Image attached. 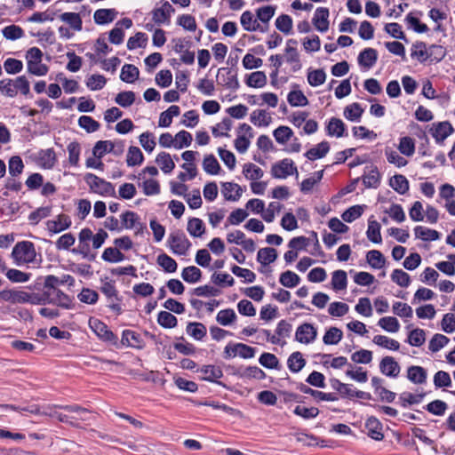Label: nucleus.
Segmentation results:
<instances>
[{
    "mask_svg": "<svg viewBox=\"0 0 455 455\" xmlns=\"http://www.w3.org/2000/svg\"><path fill=\"white\" fill-rule=\"evenodd\" d=\"M6 407L11 408L12 410H14V411H28V412L32 413V414L49 415L51 417L56 418L60 422H66V423L73 424V422L69 421V419H71L69 416H68L66 414H62V413H58L56 411L50 412V413H48L46 411H41L40 408L37 405H31V406H28V407H23V408L16 407L14 405H6Z\"/></svg>",
    "mask_w": 455,
    "mask_h": 455,
    "instance_id": "13",
    "label": "nucleus"
},
{
    "mask_svg": "<svg viewBox=\"0 0 455 455\" xmlns=\"http://www.w3.org/2000/svg\"><path fill=\"white\" fill-rule=\"evenodd\" d=\"M411 57L420 62L426 61L429 59L428 49L423 42H417L412 44L411 51Z\"/></svg>",
    "mask_w": 455,
    "mask_h": 455,
    "instance_id": "28",
    "label": "nucleus"
},
{
    "mask_svg": "<svg viewBox=\"0 0 455 455\" xmlns=\"http://www.w3.org/2000/svg\"><path fill=\"white\" fill-rule=\"evenodd\" d=\"M26 298V291L9 289L0 291V302H10L12 304H24Z\"/></svg>",
    "mask_w": 455,
    "mask_h": 455,
    "instance_id": "15",
    "label": "nucleus"
},
{
    "mask_svg": "<svg viewBox=\"0 0 455 455\" xmlns=\"http://www.w3.org/2000/svg\"><path fill=\"white\" fill-rule=\"evenodd\" d=\"M366 259L367 262L374 268H381L385 263L382 253L376 250L368 251Z\"/></svg>",
    "mask_w": 455,
    "mask_h": 455,
    "instance_id": "62",
    "label": "nucleus"
},
{
    "mask_svg": "<svg viewBox=\"0 0 455 455\" xmlns=\"http://www.w3.org/2000/svg\"><path fill=\"white\" fill-rule=\"evenodd\" d=\"M279 282L284 287L293 288L299 283L300 277L296 273L287 270L281 274Z\"/></svg>",
    "mask_w": 455,
    "mask_h": 455,
    "instance_id": "37",
    "label": "nucleus"
},
{
    "mask_svg": "<svg viewBox=\"0 0 455 455\" xmlns=\"http://www.w3.org/2000/svg\"><path fill=\"white\" fill-rule=\"evenodd\" d=\"M188 232L194 237H200L204 233V225L202 220L192 218L188 222Z\"/></svg>",
    "mask_w": 455,
    "mask_h": 455,
    "instance_id": "42",
    "label": "nucleus"
},
{
    "mask_svg": "<svg viewBox=\"0 0 455 455\" xmlns=\"http://www.w3.org/2000/svg\"><path fill=\"white\" fill-rule=\"evenodd\" d=\"M174 12V8L169 2H165L159 8H156L152 11V19L157 25L169 23L171 15Z\"/></svg>",
    "mask_w": 455,
    "mask_h": 455,
    "instance_id": "11",
    "label": "nucleus"
},
{
    "mask_svg": "<svg viewBox=\"0 0 455 455\" xmlns=\"http://www.w3.org/2000/svg\"><path fill=\"white\" fill-rule=\"evenodd\" d=\"M298 174L297 167L291 159L285 158L272 165L271 174L275 179H286L292 174Z\"/></svg>",
    "mask_w": 455,
    "mask_h": 455,
    "instance_id": "5",
    "label": "nucleus"
},
{
    "mask_svg": "<svg viewBox=\"0 0 455 455\" xmlns=\"http://www.w3.org/2000/svg\"><path fill=\"white\" fill-rule=\"evenodd\" d=\"M12 257L19 266L34 262L36 257L34 243L28 241L17 243L12 249Z\"/></svg>",
    "mask_w": 455,
    "mask_h": 455,
    "instance_id": "2",
    "label": "nucleus"
},
{
    "mask_svg": "<svg viewBox=\"0 0 455 455\" xmlns=\"http://www.w3.org/2000/svg\"><path fill=\"white\" fill-rule=\"evenodd\" d=\"M342 331L337 327H331L324 334L323 340L326 345H336L342 339Z\"/></svg>",
    "mask_w": 455,
    "mask_h": 455,
    "instance_id": "48",
    "label": "nucleus"
},
{
    "mask_svg": "<svg viewBox=\"0 0 455 455\" xmlns=\"http://www.w3.org/2000/svg\"><path fill=\"white\" fill-rule=\"evenodd\" d=\"M203 167L207 173L212 175L218 174L220 170V164L212 155H209L204 157Z\"/></svg>",
    "mask_w": 455,
    "mask_h": 455,
    "instance_id": "59",
    "label": "nucleus"
},
{
    "mask_svg": "<svg viewBox=\"0 0 455 455\" xmlns=\"http://www.w3.org/2000/svg\"><path fill=\"white\" fill-rule=\"evenodd\" d=\"M449 341V338L446 337L445 335L436 333L430 339L428 344V349L433 353L438 352L444 346H446Z\"/></svg>",
    "mask_w": 455,
    "mask_h": 455,
    "instance_id": "49",
    "label": "nucleus"
},
{
    "mask_svg": "<svg viewBox=\"0 0 455 455\" xmlns=\"http://www.w3.org/2000/svg\"><path fill=\"white\" fill-rule=\"evenodd\" d=\"M367 237L370 241L374 243H379L381 242L380 235V225L378 221L373 220H369L368 229L366 232Z\"/></svg>",
    "mask_w": 455,
    "mask_h": 455,
    "instance_id": "43",
    "label": "nucleus"
},
{
    "mask_svg": "<svg viewBox=\"0 0 455 455\" xmlns=\"http://www.w3.org/2000/svg\"><path fill=\"white\" fill-rule=\"evenodd\" d=\"M78 124L87 132H96L100 128V124L89 116H82L78 119Z\"/></svg>",
    "mask_w": 455,
    "mask_h": 455,
    "instance_id": "64",
    "label": "nucleus"
},
{
    "mask_svg": "<svg viewBox=\"0 0 455 455\" xmlns=\"http://www.w3.org/2000/svg\"><path fill=\"white\" fill-rule=\"evenodd\" d=\"M365 429L367 435L374 440L379 441L384 436L381 424L376 418L371 417L366 420Z\"/></svg>",
    "mask_w": 455,
    "mask_h": 455,
    "instance_id": "17",
    "label": "nucleus"
},
{
    "mask_svg": "<svg viewBox=\"0 0 455 455\" xmlns=\"http://www.w3.org/2000/svg\"><path fill=\"white\" fill-rule=\"evenodd\" d=\"M414 234L417 238L423 241H435L440 238V234L436 230L423 226H417Z\"/></svg>",
    "mask_w": 455,
    "mask_h": 455,
    "instance_id": "26",
    "label": "nucleus"
},
{
    "mask_svg": "<svg viewBox=\"0 0 455 455\" xmlns=\"http://www.w3.org/2000/svg\"><path fill=\"white\" fill-rule=\"evenodd\" d=\"M156 262L168 273H173L177 270L176 261L165 253L158 255Z\"/></svg>",
    "mask_w": 455,
    "mask_h": 455,
    "instance_id": "51",
    "label": "nucleus"
},
{
    "mask_svg": "<svg viewBox=\"0 0 455 455\" xmlns=\"http://www.w3.org/2000/svg\"><path fill=\"white\" fill-rule=\"evenodd\" d=\"M277 258V251L275 249L271 247L262 248L258 251L257 260L267 266L272 262H274Z\"/></svg>",
    "mask_w": 455,
    "mask_h": 455,
    "instance_id": "29",
    "label": "nucleus"
},
{
    "mask_svg": "<svg viewBox=\"0 0 455 455\" xmlns=\"http://www.w3.org/2000/svg\"><path fill=\"white\" fill-rule=\"evenodd\" d=\"M169 243L172 252L178 255H185L191 245L188 239L181 232L171 234Z\"/></svg>",
    "mask_w": 455,
    "mask_h": 455,
    "instance_id": "6",
    "label": "nucleus"
},
{
    "mask_svg": "<svg viewBox=\"0 0 455 455\" xmlns=\"http://www.w3.org/2000/svg\"><path fill=\"white\" fill-rule=\"evenodd\" d=\"M102 259L107 262H121L124 259V254L122 253L117 248L108 247L104 250Z\"/></svg>",
    "mask_w": 455,
    "mask_h": 455,
    "instance_id": "45",
    "label": "nucleus"
},
{
    "mask_svg": "<svg viewBox=\"0 0 455 455\" xmlns=\"http://www.w3.org/2000/svg\"><path fill=\"white\" fill-rule=\"evenodd\" d=\"M287 100L292 107H303L308 100L301 91H291L287 96Z\"/></svg>",
    "mask_w": 455,
    "mask_h": 455,
    "instance_id": "54",
    "label": "nucleus"
},
{
    "mask_svg": "<svg viewBox=\"0 0 455 455\" xmlns=\"http://www.w3.org/2000/svg\"><path fill=\"white\" fill-rule=\"evenodd\" d=\"M363 113L359 103H352L344 108V116L350 121H358Z\"/></svg>",
    "mask_w": 455,
    "mask_h": 455,
    "instance_id": "47",
    "label": "nucleus"
},
{
    "mask_svg": "<svg viewBox=\"0 0 455 455\" xmlns=\"http://www.w3.org/2000/svg\"><path fill=\"white\" fill-rule=\"evenodd\" d=\"M60 20L67 23L70 28L75 31H81L83 28V20L79 13L63 12L60 15Z\"/></svg>",
    "mask_w": 455,
    "mask_h": 455,
    "instance_id": "20",
    "label": "nucleus"
},
{
    "mask_svg": "<svg viewBox=\"0 0 455 455\" xmlns=\"http://www.w3.org/2000/svg\"><path fill=\"white\" fill-rule=\"evenodd\" d=\"M299 388L302 393L310 395L318 400H322V401H336L337 400V397L334 396L331 393H323V392H321L318 390H314L311 387H309L304 384H301Z\"/></svg>",
    "mask_w": 455,
    "mask_h": 455,
    "instance_id": "33",
    "label": "nucleus"
},
{
    "mask_svg": "<svg viewBox=\"0 0 455 455\" xmlns=\"http://www.w3.org/2000/svg\"><path fill=\"white\" fill-rule=\"evenodd\" d=\"M122 343L123 345L135 348H141L143 347V341L140 335L131 330H125L123 331Z\"/></svg>",
    "mask_w": 455,
    "mask_h": 455,
    "instance_id": "21",
    "label": "nucleus"
},
{
    "mask_svg": "<svg viewBox=\"0 0 455 455\" xmlns=\"http://www.w3.org/2000/svg\"><path fill=\"white\" fill-rule=\"evenodd\" d=\"M84 180L92 192L103 196H116V189L112 183L92 173H87Z\"/></svg>",
    "mask_w": 455,
    "mask_h": 455,
    "instance_id": "3",
    "label": "nucleus"
},
{
    "mask_svg": "<svg viewBox=\"0 0 455 455\" xmlns=\"http://www.w3.org/2000/svg\"><path fill=\"white\" fill-rule=\"evenodd\" d=\"M89 326L100 340L113 345L116 344L117 337L109 330L108 325L100 320L91 317L89 319Z\"/></svg>",
    "mask_w": 455,
    "mask_h": 455,
    "instance_id": "4",
    "label": "nucleus"
},
{
    "mask_svg": "<svg viewBox=\"0 0 455 455\" xmlns=\"http://www.w3.org/2000/svg\"><path fill=\"white\" fill-rule=\"evenodd\" d=\"M407 378L415 384H422L426 381L427 371L420 366H411L407 371Z\"/></svg>",
    "mask_w": 455,
    "mask_h": 455,
    "instance_id": "30",
    "label": "nucleus"
},
{
    "mask_svg": "<svg viewBox=\"0 0 455 455\" xmlns=\"http://www.w3.org/2000/svg\"><path fill=\"white\" fill-rule=\"evenodd\" d=\"M115 101L123 108H128L135 101V93L132 91L119 92Z\"/></svg>",
    "mask_w": 455,
    "mask_h": 455,
    "instance_id": "58",
    "label": "nucleus"
},
{
    "mask_svg": "<svg viewBox=\"0 0 455 455\" xmlns=\"http://www.w3.org/2000/svg\"><path fill=\"white\" fill-rule=\"evenodd\" d=\"M156 162L165 173L171 172L175 167L174 162L172 161L170 154L165 152H161L156 156Z\"/></svg>",
    "mask_w": 455,
    "mask_h": 455,
    "instance_id": "38",
    "label": "nucleus"
},
{
    "mask_svg": "<svg viewBox=\"0 0 455 455\" xmlns=\"http://www.w3.org/2000/svg\"><path fill=\"white\" fill-rule=\"evenodd\" d=\"M202 379L207 381L215 382L223 376L222 370L214 365H206L200 370Z\"/></svg>",
    "mask_w": 455,
    "mask_h": 455,
    "instance_id": "25",
    "label": "nucleus"
},
{
    "mask_svg": "<svg viewBox=\"0 0 455 455\" xmlns=\"http://www.w3.org/2000/svg\"><path fill=\"white\" fill-rule=\"evenodd\" d=\"M377 51L372 48H366L360 52L358 56V62L361 66L371 68L377 61Z\"/></svg>",
    "mask_w": 455,
    "mask_h": 455,
    "instance_id": "22",
    "label": "nucleus"
},
{
    "mask_svg": "<svg viewBox=\"0 0 455 455\" xmlns=\"http://www.w3.org/2000/svg\"><path fill=\"white\" fill-rule=\"evenodd\" d=\"M217 78L220 84L228 89L237 90L239 87V82L236 75L234 74L230 68H220L218 71Z\"/></svg>",
    "mask_w": 455,
    "mask_h": 455,
    "instance_id": "12",
    "label": "nucleus"
},
{
    "mask_svg": "<svg viewBox=\"0 0 455 455\" xmlns=\"http://www.w3.org/2000/svg\"><path fill=\"white\" fill-rule=\"evenodd\" d=\"M329 10L324 7H319L316 9L314 18L313 24L315 28L320 32H325L329 28Z\"/></svg>",
    "mask_w": 455,
    "mask_h": 455,
    "instance_id": "16",
    "label": "nucleus"
},
{
    "mask_svg": "<svg viewBox=\"0 0 455 455\" xmlns=\"http://www.w3.org/2000/svg\"><path fill=\"white\" fill-rule=\"evenodd\" d=\"M111 150H114V142L100 140L94 145L92 154L94 157L100 159L106 153H111Z\"/></svg>",
    "mask_w": 455,
    "mask_h": 455,
    "instance_id": "35",
    "label": "nucleus"
},
{
    "mask_svg": "<svg viewBox=\"0 0 455 455\" xmlns=\"http://www.w3.org/2000/svg\"><path fill=\"white\" fill-rule=\"evenodd\" d=\"M345 131L344 123L339 119L332 117L327 125V132L330 136L342 137Z\"/></svg>",
    "mask_w": 455,
    "mask_h": 455,
    "instance_id": "39",
    "label": "nucleus"
},
{
    "mask_svg": "<svg viewBox=\"0 0 455 455\" xmlns=\"http://www.w3.org/2000/svg\"><path fill=\"white\" fill-rule=\"evenodd\" d=\"M288 368L292 372H299L303 369L306 364V361L300 352H293L288 358L287 361Z\"/></svg>",
    "mask_w": 455,
    "mask_h": 455,
    "instance_id": "32",
    "label": "nucleus"
},
{
    "mask_svg": "<svg viewBox=\"0 0 455 455\" xmlns=\"http://www.w3.org/2000/svg\"><path fill=\"white\" fill-rule=\"evenodd\" d=\"M404 21L408 28H411L417 33H425L428 30L427 26L421 23L419 19L412 13L408 14Z\"/></svg>",
    "mask_w": 455,
    "mask_h": 455,
    "instance_id": "41",
    "label": "nucleus"
},
{
    "mask_svg": "<svg viewBox=\"0 0 455 455\" xmlns=\"http://www.w3.org/2000/svg\"><path fill=\"white\" fill-rule=\"evenodd\" d=\"M347 283V273L344 270H336L332 273L331 286L335 291L346 289Z\"/></svg>",
    "mask_w": 455,
    "mask_h": 455,
    "instance_id": "36",
    "label": "nucleus"
},
{
    "mask_svg": "<svg viewBox=\"0 0 455 455\" xmlns=\"http://www.w3.org/2000/svg\"><path fill=\"white\" fill-rule=\"evenodd\" d=\"M452 125L445 121L433 124L430 132L437 143H443L444 140L453 132Z\"/></svg>",
    "mask_w": 455,
    "mask_h": 455,
    "instance_id": "10",
    "label": "nucleus"
},
{
    "mask_svg": "<svg viewBox=\"0 0 455 455\" xmlns=\"http://www.w3.org/2000/svg\"><path fill=\"white\" fill-rule=\"evenodd\" d=\"M181 276L186 282L194 283L200 280L202 272L198 267L190 266L183 269Z\"/></svg>",
    "mask_w": 455,
    "mask_h": 455,
    "instance_id": "50",
    "label": "nucleus"
},
{
    "mask_svg": "<svg viewBox=\"0 0 455 455\" xmlns=\"http://www.w3.org/2000/svg\"><path fill=\"white\" fill-rule=\"evenodd\" d=\"M144 156L138 147H130L127 153L126 163L128 166H135L142 164Z\"/></svg>",
    "mask_w": 455,
    "mask_h": 455,
    "instance_id": "40",
    "label": "nucleus"
},
{
    "mask_svg": "<svg viewBox=\"0 0 455 455\" xmlns=\"http://www.w3.org/2000/svg\"><path fill=\"white\" fill-rule=\"evenodd\" d=\"M72 220L66 214H59L54 220L46 222L47 230L50 233L58 234L70 228Z\"/></svg>",
    "mask_w": 455,
    "mask_h": 455,
    "instance_id": "9",
    "label": "nucleus"
},
{
    "mask_svg": "<svg viewBox=\"0 0 455 455\" xmlns=\"http://www.w3.org/2000/svg\"><path fill=\"white\" fill-rule=\"evenodd\" d=\"M157 322L164 328H173L178 323L176 316L167 311H161L158 314Z\"/></svg>",
    "mask_w": 455,
    "mask_h": 455,
    "instance_id": "57",
    "label": "nucleus"
},
{
    "mask_svg": "<svg viewBox=\"0 0 455 455\" xmlns=\"http://www.w3.org/2000/svg\"><path fill=\"white\" fill-rule=\"evenodd\" d=\"M235 319V312L231 308L220 310L216 317L217 322L223 326L231 324Z\"/></svg>",
    "mask_w": 455,
    "mask_h": 455,
    "instance_id": "55",
    "label": "nucleus"
},
{
    "mask_svg": "<svg viewBox=\"0 0 455 455\" xmlns=\"http://www.w3.org/2000/svg\"><path fill=\"white\" fill-rule=\"evenodd\" d=\"M45 296H47L48 304H52L65 309L73 307L71 298L60 290L45 291Z\"/></svg>",
    "mask_w": 455,
    "mask_h": 455,
    "instance_id": "7",
    "label": "nucleus"
},
{
    "mask_svg": "<svg viewBox=\"0 0 455 455\" xmlns=\"http://www.w3.org/2000/svg\"><path fill=\"white\" fill-rule=\"evenodd\" d=\"M121 228L126 229H132L140 227L142 229L143 227L139 221L138 215L134 212L127 211L121 215Z\"/></svg>",
    "mask_w": 455,
    "mask_h": 455,
    "instance_id": "23",
    "label": "nucleus"
},
{
    "mask_svg": "<svg viewBox=\"0 0 455 455\" xmlns=\"http://www.w3.org/2000/svg\"><path fill=\"white\" fill-rule=\"evenodd\" d=\"M250 120L256 126H267L271 122V116L266 110L257 109L252 111Z\"/></svg>",
    "mask_w": 455,
    "mask_h": 455,
    "instance_id": "31",
    "label": "nucleus"
},
{
    "mask_svg": "<svg viewBox=\"0 0 455 455\" xmlns=\"http://www.w3.org/2000/svg\"><path fill=\"white\" fill-rule=\"evenodd\" d=\"M117 16L115 9H99L93 14L94 22L98 25H105L112 22Z\"/></svg>",
    "mask_w": 455,
    "mask_h": 455,
    "instance_id": "19",
    "label": "nucleus"
},
{
    "mask_svg": "<svg viewBox=\"0 0 455 455\" xmlns=\"http://www.w3.org/2000/svg\"><path fill=\"white\" fill-rule=\"evenodd\" d=\"M187 333L196 340H201L207 333L204 324L202 323H189L187 326Z\"/></svg>",
    "mask_w": 455,
    "mask_h": 455,
    "instance_id": "34",
    "label": "nucleus"
},
{
    "mask_svg": "<svg viewBox=\"0 0 455 455\" xmlns=\"http://www.w3.org/2000/svg\"><path fill=\"white\" fill-rule=\"evenodd\" d=\"M28 72L36 76H45L49 68L42 63L43 52L37 47L28 49L25 55Z\"/></svg>",
    "mask_w": 455,
    "mask_h": 455,
    "instance_id": "1",
    "label": "nucleus"
},
{
    "mask_svg": "<svg viewBox=\"0 0 455 455\" xmlns=\"http://www.w3.org/2000/svg\"><path fill=\"white\" fill-rule=\"evenodd\" d=\"M330 150V145L327 141L319 143L316 147L310 148L306 152L305 156L311 160L323 158Z\"/></svg>",
    "mask_w": 455,
    "mask_h": 455,
    "instance_id": "24",
    "label": "nucleus"
},
{
    "mask_svg": "<svg viewBox=\"0 0 455 455\" xmlns=\"http://www.w3.org/2000/svg\"><path fill=\"white\" fill-rule=\"evenodd\" d=\"M174 140V148L180 149L190 146L192 142V135L187 131H180L175 135Z\"/></svg>",
    "mask_w": 455,
    "mask_h": 455,
    "instance_id": "60",
    "label": "nucleus"
},
{
    "mask_svg": "<svg viewBox=\"0 0 455 455\" xmlns=\"http://www.w3.org/2000/svg\"><path fill=\"white\" fill-rule=\"evenodd\" d=\"M221 192L226 200L235 202L241 197L243 190L242 188L236 183L225 182L222 183Z\"/></svg>",
    "mask_w": 455,
    "mask_h": 455,
    "instance_id": "18",
    "label": "nucleus"
},
{
    "mask_svg": "<svg viewBox=\"0 0 455 455\" xmlns=\"http://www.w3.org/2000/svg\"><path fill=\"white\" fill-rule=\"evenodd\" d=\"M243 173L251 180H257L263 176V171L254 164H245L243 168Z\"/></svg>",
    "mask_w": 455,
    "mask_h": 455,
    "instance_id": "56",
    "label": "nucleus"
},
{
    "mask_svg": "<svg viewBox=\"0 0 455 455\" xmlns=\"http://www.w3.org/2000/svg\"><path fill=\"white\" fill-rule=\"evenodd\" d=\"M275 27L279 31L289 35L292 29V19L287 14H282L276 19Z\"/></svg>",
    "mask_w": 455,
    "mask_h": 455,
    "instance_id": "53",
    "label": "nucleus"
},
{
    "mask_svg": "<svg viewBox=\"0 0 455 455\" xmlns=\"http://www.w3.org/2000/svg\"><path fill=\"white\" fill-rule=\"evenodd\" d=\"M426 340V334L422 329H414L410 331L408 335V342L414 347H419L424 344Z\"/></svg>",
    "mask_w": 455,
    "mask_h": 455,
    "instance_id": "63",
    "label": "nucleus"
},
{
    "mask_svg": "<svg viewBox=\"0 0 455 455\" xmlns=\"http://www.w3.org/2000/svg\"><path fill=\"white\" fill-rule=\"evenodd\" d=\"M140 75L139 68L132 64H125L123 66L120 78L122 81L132 84L138 79Z\"/></svg>",
    "mask_w": 455,
    "mask_h": 455,
    "instance_id": "27",
    "label": "nucleus"
},
{
    "mask_svg": "<svg viewBox=\"0 0 455 455\" xmlns=\"http://www.w3.org/2000/svg\"><path fill=\"white\" fill-rule=\"evenodd\" d=\"M107 83V79L102 75H92L87 78L86 85L92 91L102 89Z\"/></svg>",
    "mask_w": 455,
    "mask_h": 455,
    "instance_id": "61",
    "label": "nucleus"
},
{
    "mask_svg": "<svg viewBox=\"0 0 455 455\" xmlns=\"http://www.w3.org/2000/svg\"><path fill=\"white\" fill-rule=\"evenodd\" d=\"M241 24L246 31H256L259 27L257 20L253 19V15L250 11H245L241 15Z\"/></svg>",
    "mask_w": 455,
    "mask_h": 455,
    "instance_id": "52",
    "label": "nucleus"
},
{
    "mask_svg": "<svg viewBox=\"0 0 455 455\" xmlns=\"http://www.w3.org/2000/svg\"><path fill=\"white\" fill-rule=\"evenodd\" d=\"M317 336V331L311 323H302L297 328L295 339L303 344L312 343Z\"/></svg>",
    "mask_w": 455,
    "mask_h": 455,
    "instance_id": "8",
    "label": "nucleus"
},
{
    "mask_svg": "<svg viewBox=\"0 0 455 455\" xmlns=\"http://www.w3.org/2000/svg\"><path fill=\"white\" fill-rule=\"evenodd\" d=\"M246 84L250 87L261 88L267 84V76L262 71H255L249 75Z\"/></svg>",
    "mask_w": 455,
    "mask_h": 455,
    "instance_id": "44",
    "label": "nucleus"
},
{
    "mask_svg": "<svg viewBox=\"0 0 455 455\" xmlns=\"http://www.w3.org/2000/svg\"><path fill=\"white\" fill-rule=\"evenodd\" d=\"M92 238V231L88 228H83L78 235V246L74 251L87 257L91 251L90 241Z\"/></svg>",
    "mask_w": 455,
    "mask_h": 455,
    "instance_id": "14",
    "label": "nucleus"
},
{
    "mask_svg": "<svg viewBox=\"0 0 455 455\" xmlns=\"http://www.w3.org/2000/svg\"><path fill=\"white\" fill-rule=\"evenodd\" d=\"M273 135L279 144L283 145L293 136V132L290 127L282 125L274 131Z\"/></svg>",
    "mask_w": 455,
    "mask_h": 455,
    "instance_id": "46",
    "label": "nucleus"
}]
</instances>
